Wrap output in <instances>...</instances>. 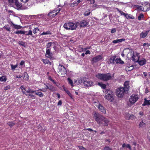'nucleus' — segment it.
Here are the masks:
<instances>
[{"instance_id":"obj_56","label":"nucleus","mask_w":150,"mask_h":150,"mask_svg":"<svg viewBox=\"0 0 150 150\" xmlns=\"http://www.w3.org/2000/svg\"><path fill=\"white\" fill-rule=\"evenodd\" d=\"M90 54V52L89 50H87L85 53V54Z\"/></svg>"},{"instance_id":"obj_41","label":"nucleus","mask_w":150,"mask_h":150,"mask_svg":"<svg viewBox=\"0 0 150 150\" xmlns=\"http://www.w3.org/2000/svg\"><path fill=\"white\" fill-rule=\"evenodd\" d=\"M11 69L13 70H14L17 67V66H18V65L17 64H16V65H13V64H11Z\"/></svg>"},{"instance_id":"obj_61","label":"nucleus","mask_w":150,"mask_h":150,"mask_svg":"<svg viewBox=\"0 0 150 150\" xmlns=\"http://www.w3.org/2000/svg\"><path fill=\"white\" fill-rule=\"evenodd\" d=\"M135 6L137 8V9L138 10V11H139L140 6L138 5H135Z\"/></svg>"},{"instance_id":"obj_53","label":"nucleus","mask_w":150,"mask_h":150,"mask_svg":"<svg viewBox=\"0 0 150 150\" xmlns=\"http://www.w3.org/2000/svg\"><path fill=\"white\" fill-rule=\"evenodd\" d=\"M116 32V30L115 28L112 29L111 30V33H114Z\"/></svg>"},{"instance_id":"obj_64","label":"nucleus","mask_w":150,"mask_h":150,"mask_svg":"<svg viewBox=\"0 0 150 150\" xmlns=\"http://www.w3.org/2000/svg\"><path fill=\"white\" fill-rule=\"evenodd\" d=\"M143 74H144V76H146L147 75V73L146 72H144L143 73Z\"/></svg>"},{"instance_id":"obj_38","label":"nucleus","mask_w":150,"mask_h":150,"mask_svg":"<svg viewBox=\"0 0 150 150\" xmlns=\"http://www.w3.org/2000/svg\"><path fill=\"white\" fill-rule=\"evenodd\" d=\"M7 124L11 127H12L15 125V123L12 122H8Z\"/></svg>"},{"instance_id":"obj_13","label":"nucleus","mask_w":150,"mask_h":150,"mask_svg":"<svg viewBox=\"0 0 150 150\" xmlns=\"http://www.w3.org/2000/svg\"><path fill=\"white\" fill-rule=\"evenodd\" d=\"M102 58V57L101 55H98L93 58L92 61L93 63H96L101 60Z\"/></svg>"},{"instance_id":"obj_17","label":"nucleus","mask_w":150,"mask_h":150,"mask_svg":"<svg viewBox=\"0 0 150 150\" xmlns=\"http://www.w3.org/2000/svg\"><path fill=\"white\" fill-rule=\"evenodd\" d=\"M124 87H123V88H124L125 90L127 91V92L128 93L129 88L130 87L129 85V82L128 81H126L124 83Z\"/></svg>"},{"instance_id":"obj_51","label":"nucleus","mask_w":150,"mask_h":150,"mask_svg":"<svg viewBox=\"0 0 150 150\" xmlns=\"http://www.w3.org/2000/svg\"><path fill=\"white\" fill-rule=\"evenodd\" d=\"M4 28L6 29L7 31H10V28L9 27H7L6 26H4Z\"/></svg>"},{"instance_id":"obj_33","label":"nucleus","mask_w":150,"mask_h":150,"mask_svg":"<svg viewBox=\"0 0 150 150\" xmlns=\"http://www.w3.org/2000/svg\"><path fill=\"white\" fill-rule=\"evenodd\" d=\"M67 80L69 83L70 84L72 87H73L74 85L72 80L69 78L67 79Z\"/></svg>"},{"instance_id":"obj_60","label":"nucleus","mask_w":150,"mask_h":150,"mask_svg":"<svg viewBox=\"0 0 150 150\" xmlns=\"http://www.w3.org/2000/svg\"><path fill=\"white\" fill-rule=\"evenodd\" d=\"M90 3L91 4H93L94 3L95 1V0H91L90 1Z\"/></svg>"},{"instance_id":"obj_28","label":"nucleus","mask_w":150,"mask_h":150,"mask_svg":"<svg viewBox=\"0 0 150 150\" xmlns=\"http://www.w3.org/2000/svg\"><path fill=\"white\" fill-rule=\"evenodd\" d=\"M122 147L123 148L127 147L129 148L130 150H131L132 148L129 144H125L124 143L122 145Z\"/></svg>"},{"instance_id":"obj_24","label":"nucleus","mask_w":150,"mask_h":150,"mask_svg":"<svg viewBox=\"0 0 150 150\" xmlns=\"http://www.w3.org/2000/svg\"><path fill=\"white\" fill-rule=\"evenodd\" d=\"M98 108L103 113H106L105 109L103 106L100 105L98 106Z\"/></svg>"},{"instance_id":"obj_34","label":"nucleus","mask_w":150,"mask_h":150,"mask_svg":"<svg viewBox=\"0 0 150 150\" xmlns=\"http://www.w3.org/2000/svg\"><path fill=\"white\" fill-rule=\"evenodd\" d=\"M52 34L51 33L50 31H47L46 32H43L41 34L42 35H51Z\"/></svg>"},{"instance_id":"obj_59","label":"nucleus","mask_w":150,"mask_h":150,"mask_svg":"<svg viewBox=\"0 0 150 150\" xmlns=\"http://www.w3.org/2000/svg\"><path fill=\"white\" fill-rule=\"evenodd\" d=\"M24 64V62L23 61H21L20 64L21 65H23Z\"/></svg>"},{"instance_id":"obj_25","label":"nucleus","mask_w":150,"mask_h":150,"mask_svg":"<svg viewBox=\"0 0 150 150\" xmlns=\"http://www.w3.org/2000/svg\"><path fill=\"white\" fill-rule=\"evenodd\" d=\"M115 61L117 64H123L124 63V62L122 61L120 58H117Z\"/></svg>"},{"instance_id":"obj_5","label":"nucleus","mask_w":150,"mask_h":150,"mask_svg":"<svg viewBox=\"0 0 150 150\" xmlns=\"http://www.w3.org/2000/svg\"><path fill=\"white\" fill-rule=\"evenodd\" d=\"M77 23L69 22L65 23L64 25V28L67 30H75L77 27Z\"/></svg>"},{"instance_id":"obj_11","label":"nucleus","mask_w":150,"mask_h":150,"mask_svg":"<svg viewBox=\"0 0 150 150\" xmlns=\"http://www.w3.org/2000/svg\"><path fill=\"white\" fill-rule=\"evenodd\" d=\"M77 26H79L80 27H86L88 24V22L85 20H83L81 21L76 22Z\"/></svg>"},{"instance_id":"obj_37","label":"nucleus","mask_w":150,"mask_h":150,"mask_svg":"<svg viewBox=\"0 0 150 150\" xmlns=\"http://www.w3.org/2000/svg\"><path fill=\"white\" fill-rule=\"evenodd\" d=\"M6 78L5 76H2L0 77V81H6Z\"/></svg>"},{"instance_id":"obj_8","label":"nucleus","mask_w":150,"mask_h":150,"mask_svg":"<svg viewBox=\"0 0 150 150\" xmlns=\"http://www.w3.org/2000/svg\"><path fill=\"white\" fill-rule=\"evenodd\" d=\"M59 73L62 75H64L67 73V70L65 67L60 64L58 67Z\"/></svg>"},{"instance_id":"obj_2","label":"nucleus","mask_w":150,"mask_h":150,"mask_svg":"<svg viewBox=\"0 0 150 150\" xmlns=\"http://www.w3.org/2000/svg\"><path fill=\"white\" fill-rule=\"evenodd\" d=\"M8 1L11 6L18 10H23L25 9L22 6L21 4L19 2L18 0H8Z\"/></svg>"},{"instance_id":"obj_63","label":"nucleus","mask_w":150,"mask_h":150,"mask_svg":"<svg viewBox=\"0 0 150 150\" xmlns=\"http://www.w3.org/2000/svg\"><path fill=\"white\" fill-rule=\"evenodd\" d=\"M143 7L142 6H140V8H139V11H140V10H142V11H144V10H143Z\"/></svg>"},{"instance_id":"obj_62","label":"nucleus","mask_w":150,"mask_h":150,"mask_svg":"<svg viewBox=\"0 0 150 150\" xmlns=\"http://www.w3.org/2000/svg\"><path fill=\"white\" fill-rule=\"evenodd\" d=\"M39 90L40 91L42 92H46V91L45 90V89H40Z\"/></svg>"},{"instance_id":"obj_19","label":"nucleus","mask_w":150,"mask_h":150,"mask_svg":"<svg viewBox=\"0 0 150 150\" xmlns=\"http://www.w3.org/2000/svg\"><path fill=\"white\" fill-rule=\"evenodd\" d=\"M64 90L65 91L66 93L72 99H73V96L70 92L67 90L64 86H63Z\"/></svg>"},{"instance_id":"obj_10","label":"nucleus","mask_w":150,"mask_h":150,"mask_svg":"<svg viewBox=\"0 0 150 150\" xmlns=\"http://www.w3.org/2000/svg\"><path fill=\"white\" fill-rule=\"evenodd\" d=\"M83 84L85 86L88 87L92 86L94 85L93 82L89 80H87L86 78V79H84Z\"/></svg>"},{"instance_id":"obj_40","label":"nucleus","mask_w":150,"mask_h":150,"mask_svg":"<svg viewBox=\"0 0 150 150\" xmlns=\"http://www.w3.org/2000/svg\"><path fill=\"white\" fill-rule=\"evenodd\" d=\"M91 13L90 10L86 11L84 13V16H88Z\"/></svg>"},{"instance_id":"obj_1","label":"nucleus","mask_w":150,"mask_h":150,"mask_svg":"<svg viewBox=\"0 0 150 150\" xmlns=\"http://www.w3.org/2000/svg\"><path fill=\"white\" fill-rule=\"evenodd\" d=\"M94 117L98 124L103 125L105 126H108L109 120L100 114L95 112Z\"/></svg>"},{"instance_id":"obj_12","label":"nucleus","mask_w":150,"mask_h":150,"mask_svg":"<svg viewBox=\"0 0 150 150\" xmlns=\"http://www.w3.org/2000/svg\"><path fill=\"white\" fill-rule=\"evenodd\" d=\"M137 56L138 58V62H137L140 66H142L146 63V60L145 59H143L142 60H139V54L137 53Z\"/></svg>"},{"instance_id":"obj_26","label":"nucleus","mask_w":150,"mask_h":150,"mask_svg":"<svg viewBox=\"0 0 150 150\" xmlns=\"http://www.w3.org/2000/svg\"><path fill=\"white\" fill-rule=\"evenodd\" d=\"M116 58L115 56L111 57L110 59L109 62L111 64H114V61Z\"/></svg>"},{"instance_id":"obj_23","label":"nucleus","mask_w":150,"mask_h":150,"mask_svg":"<svg viewBox=\"0 0 150 150\" xmlns=\"http://www.w3.org/2000/svg\"><path fill=\"white\" fill-rule=\"evenodd\" d=\"M39 91V90L37 91H35V95L38 96L40 97H43L44 96V94L42 93V92L40 91Z\"/></svg>"},{"instance_id":"obj_7","label":"nucleus","mask_w":150,"mask_h":150,"mask_svg":"<svg viewBox=\"0 0 150 150\" xmlns=\"http://www.w3.org/2000/svg\"><path fill=\"white\" fill-rule=\"evenodd\" d=\"M139 98L137 95L132 94L129 98V102L131 104H134L138 100Z\"/></svg>"},{"instance_id":"obj_27","label":"nucleus","mask_w":150,"mask_h":150,"mask_svg":"<svg viewBox=\"0 0 150 150\" xmlns=\"http://www.w3.org/2000/svg\"><path fill=\"white\" fill-rule=\"evenodd\" d=\"M27 32V31H22L21 30H17L15 32L16 34H25Z\"/></svg>"},{"instance_id":"obj_55","label":"nucleus","mask_w":150,"mask_h":150,"mask_svg":"<svg viewBox=\"0 0 150 150\" xmlns=\"http://www.w3.org/2000/svg\"><path fill=\"white\" fill-rule=\"evenodd\" d=\"M62 104V102L61 100H59L58 103V105H61Z\"/></svg>"},{"instance_id":"obj_43","label":"nucleus","mask_w":150,"mask_h":150,"mask_svg":"<svg viewBox=\"0 0 150 150\" xmlns=\"http://www.w3.org/2000/svg\"><path fill=\"white\" fill-rule=\"evenodd\" d=\"M26 91L27 93H34L35 92V91L32 90L30 88H29Z\"/></svg>"},{"instance_id":"obj_39","label":"nucleus","mask_w":150,"mask_h":150,"mask_svg":"<svg viewBox=\"0 0 150 150\" xmlns=\"http://www.w3.org/2000/svg\"><path fill=\"white\" fill-rule=\"evenodd\" d=\"M39 31H40L39 29L37 27L34 28V29L33 30V32L34 34H36Z\"/></svg>"},{"instance_id":"obj_57","label":"nucleus","mask_w":150,"mask_h":150,"mask_svg":"<svg viewBox=\"0 0 150 150\" xmlns=\"http://www.w3.org/2000/svg\"><path fill=\"white\" fill-rule=\"evenodd\" d=\"M50 80L51 81H52V82L54 83H56V82H55V81L53 79H52V78H50Z\"/></svg>"},{"instance_id":"obj_22","label":"nucleus","mask_w":150,"mask_h":150,"mask_svg":"<svg viewBox=\"0 0 150 150\" xmlns=\"http://www.w3.org/2000/svg\"><path fill=\"white\" fill-rule=\"evenodd\" d=\"M125 40V39L122 38L120 39H117L115 40H114L112 41V43L114 44L116 43H118L119 42H121Z\"/></svg>"},{"instance_id":"obj_9","label":"nucleus","mask_w":150,"mask_h":150,"mask_svg":"<svg viewBox=\"0 0 150 150\" xmlns=\"http://www.w3.org/2000/svg\"><path fill=\"white\" fill-rule=\"evenodd\" d=\"M60 11V8H58L57 10L55 11L54 10L48 13V16L50 17H54L57 15H60L61 13H59V11Z\"/></svg>"},{"instance_id":"obj_49","label":"nucleus","mask_w":150,"mask_h":150,"mask_svg":"<svg viewBox=\"0 0 150 150\" xmlns=\"http://www.w3.org/2000/svg\"><path fill=\"white\" fill-rule=\"evenodd\" d=\"M20 89H21L22 91H23V90H24L25 91H26L25 89V88L24 87V86L23 85H22L20 87Z\"/></svg>"},{"instance_id":"obj_4","label":"nucleus","mask_w":150,"mask_h":150,"mask_svg":"<svg viewBox=\"0 0 150 150\" xmlns=\"http://www.w3.org/2000/svg\"><path fill=\"white\" fill-rule=\"evenodd\" d=\"M103 92L105 94V98L110 102H112L114 99V94L113 92L109 89L103 91Z\"/></svg>"},{"instance_id":"obj_44","label":"nucleus","mask_w":150,"mask_h":150,"mask_svg":"<svg viewBox=\"0 0 150 150\" xmlns=\"http://www.w3.org/2000/svg\"><path fill=\"white\" fill-rule=\"evenodd\" d=\"M144 15L142 13H141L140 14L139 16L138 17V19L139 20H140L141 18H143Z\"/></svg>"},{"instance_id":"obj_30","label":"nucleus","mask_w":150,"mask_h":150,"mask_svg":"<svg viewBox=\"0 0 150 150\" xmlns=\"http://www.w3.org/2000/svg\"><path fill=\"white\" fill-rule=\"evenodd\" d=\"M42 62L45 64H49L50 65H51V62H50L47 59H42Z\"/></svg>"},{"instance_id":"obj_6","label":"nucleus","mask_w":150,"mask_h":150,"mask_svg":"<svg viewBox=\"0 0 150 150\" xmlns=\"http://www.w3.org/2000/svg\"><path fill=\"white\" fill-rule=\"evenodd\" d=\"M128 93L127 91H126L123 87H120L117 89L116 94L117 96L120 98L122 97L125 94Z\"/></svg>"},{"instance_id":"obj_58","label":"nucleus","mask_w":150,"mask_h":150,"mask_svg":"<svg viewBox=\"0 0 150 150\" xmlns=\"http://www.w3.org/2000/svg\"><path fill=\"white\" fill-rule=\"evenodd\" d=\"M21 2L24 3H26L29 0H20Z\"/></svg>"},{"instance_id":"obj_47","label":"nucleus","mask_w":150,"mask_h":150,"mask_svg":"<svg viewBox=\"0 0 150 150\" xmlns=\"http://www.w3.org/2000/svg\"><path fill=\"white\" fill-rule=\"evenodd\" d=\"M54 87L51 85H50L48 89L50 91H53Z\"/></svg>"},{"instance_id":"obj_15","label":"nucleus","mask_w":150,"mask_h":150,"mask_svg":"<svg viewBox=\"0 0 150 150\" xmlns=\"http://www.w3.org/2000/svg\"><path fill=\"white\" fill-rule=\"evenodd\" d=\"M143 8V10H144V11H149L150 9V5L148 3L145 2Z\"/></svg>"},{"instance_id":"obj_14","label":"nucleus","mask_w":150,"mask_h":150,"mask_svg":"<svg viewBox=\"0 0 150 150\" xmlns=\"http://www.w3.org/2000/svg\"><path fill=\"white\" fill-rule=\"evenodd\" d=\"M52 54L50 52V49H46L45 56L48 58H52Z\"/></svg>"},{"instance_id":"obj_46","label":"nucleus","mask_w":150,"mask_h":150,"mask_svg":"<svg viewBox=\"0 0 150 150\" xmlns=\"http://www.w3.org/2000/svg\"><path fill=\"white\" fill-rule=\"evenodd\" d=\"M104 150H112V149L108 146H106L104 148Z\"/></svg>"},{"instance_id":"obj_48","label":"nucleus","mask_w":150,"mask_h":150,"mask_svg":"<svg viewBox=\"0 0 150 150\" xmlns=\"http://www.w3.org/2000/svg\"><path fill=\"white\" fill-rule=\"evenodd\" d=\"M10 89V87L9 86H8L6 87H5L4 88V90L5 91H6L8 89Z\"/></svg>"},{"instance_id":"obj_50","label":"nucleus","mask_w":150,"mask_h":150,"mask_svg":"<svg viewBox=\"0 0 150 150\" xmlns=\"http://www.w3.org/2000/svg\"><path fill=\"white\" fill-rule=\"evenodd\" d=\"M79 148L80 150H84L85 148L82 146H79Z\"/></svg>"},{"instance_id":"obj_3","label":"nucleus","mask_w":150,"mask_h":150,"mask_svg":"<svg viewBox=\"0 0 150 150\" xmlns=\"http://www.w3.org/2000/svg\"><path fill=\"white\" fill-rule=\"evenodd\" d=\"M96 76L99 79L104 81H107L112 79L110 73L106 74L98 73L96 75Z\"/></svg>"},{"instance_id":"obj_42","label":"nucleus","mask_w":150,"mask_h":150,"mask_svg":"<svg viewBox=\"0 0 150 150\" xmlns=\"http://www.w3.org/2000/svg\"><path fill=\"white\" fill-rule=\"evenodd\" d=\"M145 123L142 120L140 123L139 126L140 127H144Z\"/></svg>"},{"instance_id":"obj_21","label":"nucleus","mask_w":150,"mask_h":150,"mask_svg":"<svg viewBox=\"0 0 150 150\" xmlns=\"http://www.w3.org/2000/svg\"><path fill=\"white\" fill-rule=\"evenodd\" d=\"M146 105H150V100H147L146 98H145L142 105L145 106Z\"/></svg>"},{"instance_id":"obj_29","label":"nucleus","mask_w":150,"mask_h":150,"mask_svg":"<svg viewBox=\"0 0 150 150\" xmlns=\"http://www.w3.org/2000/svg\"><path fill=\"white\" fill-rule=\"evenodd\" d=\"M98 84L103 89H105L106 88V85L102 83H98Z\"/></svg>"},{"instance_id":"obj_16","label":"nucleus","mask_w":150,"mask_h":150,"mask_svg":"<svg viewBox=\"0 0 150 150\" xmlns=\"http://www.w3.org/2000/svg\"><path fill=\"white\" fill-rule=\"evenodd\" d=\"M149 30H147L144 32H142L140 34V36L141 38H144L146 37L148 34Z\"/></svg>"},{"instance_id":"obj_18","label":"nucleus","mask_w":150,"mask_h":150,"mask_svg":"<svg viewBox=\"0 0 150 150\" xmlns=\"http://www.w3.org/2000/svg\"><path fill=\"white\" fill-rule=\"evenodd\" d=\"M84 79H86L85 78H81L77 79L74 82L76 83V84L77 85H79V84L82 83L83 82L84 83Z\"/></svg>"},{"instance_id":"obj_45","label":"nucleus","mask_w":150,"mask_h":150,"mask_svg":"<svg viewBox=\"0 0 150 150\" xmlns=\"http://www.w3.org/2000/svg\"><path fill=\"white\" fill-rule=\"evenodd\" d=\"M27 33V32L25 34L26 35H32V31L31 30H30L28 31V33Z\"/></svg>"},{"instance_id":"obj_52","label":"nucleus","mask_w":150,"mask_h":150,"mask_svg":"<svg viewBox=\"0 0 150 150\" xmlns=\"http://www.w3.org/2000/svg\"><path fill=\"white\" fill-rule=\"evenodd\" d=\"M28 96H30V97L31 98H34L35 97V96H34L32 94H28Z\"/></svg>"},{"instance_id":"obj_31","label":"nucleus","mask_w":150,"mask_h":150,"mask_svg":"<svg viewBox=\"0 0 150 150\" xmlns=\"http://www.w3.org/2000/svg\"><path fill=\"white\" fill-rule=\"evenodd\" d=\"M54 44V42H50L47 43L46 45V49H48V48L50 49V47L51 46L52 44Z\"/></svg>"},{"instance_id":"obj_20","label":"nucleus","mask_w":150,"mask_h":150,"mask_svg":"<svg viewBox=\"0 0 150 150\" xmlns=\"http://www.w3.org/2000/svg\"><path fill=\"white\" fill-rule=\"evenodd\" d=\"M11 23V25H13V28L16 29H20L22 28V27L20 25H15L12 22Z\"/></svg>"},{"instance_id":"obj_36","label":"nucleus","mask_w":150,"mask_h":150,"mask_svg":"<svg viewBox=\"0 0 150 150\" xmlns=\"http://www.w3.org/2000/svg\"><path fill=\"white\" fill-rule=\"evenodd\" d=\"M18 43L19 45H20L24 47H25L26 43L23 42V41H19L18 42Z\"/></svg>"},{"instance_id":"obj_32","label":"nucleus","mask_w":150,"mask_h":150,"mask_svg":"<svg viewBox=\"0 0 150 150\" xmlns=\"http://www.w3.org/2000/svg\"><path fill=\"white\" fill-rule=\"evenodd\" d=\"M133 55L132 56V60L134 62H138V58L137 59H136L135 58L136 57V56H135L134 54V52H133V53L132 54Z\"/></svg>"},{"instance_id":"obj_35","label":"nucleus","mask_w":150,"mask_h":150,"mask_svg":"<svg viewBox=\"0 0 150 150\" xmlns=\"http://www.w3.org/2000/svg\"><path fill=\"white\" fill-rule=\"evenodd\" d=\"M120 13L121 15H124L127 18H128L129 17V16H128V17H127V16H128V14H126L121 11H120Z\"/></svg>"},{"instance_id":"obj_54","label":"nucleus","mask_w":150,"mask_h":150,"mask_svg":"<svg viewBox=\"0 0 150 150\" xmlns=\"http://www.w3.org/2000/svg\"><path fill=\"white\" fill-rule=\"evenodd\" d=\"M16 78H21L22 77V76L21 75H16Z\"/></svg>"}]
</instances>
